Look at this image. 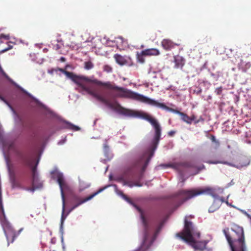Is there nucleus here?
Here are the masks:
<instances>
[{"mask_svg": "<svg viewBox=\"0 0 251 251\" xmlns=\"http://www.w3.org/2000/svg\"><path fill=\"white\" fill-rule=\"evenodd\" d=\"M58 71L71 79L77 86L76 90L83 94L86 93L108 108L126 116L134 115L135 112L122 107L117 102H111L109 97L118 98L122 87L118 86L111 81H101L94 76L89 77L84 75H76L62 68L51 69L49 74L53 75Z\"/></svg>", "mask_w": 251, "mask_h": 251, "instance_id": "obj_1", "label": "nucleus"}, {"mask_svg": "<svg viewBox=\"0 0 251 251\" xmlns=\"http://www.w3.org/2000/svg\"><path fill=\"white\" fill-rule=\"evenodd\" d=\"M141 117L152 126L155 130V134L152 141L151 151L144 153L142 156L136 160L132 167L127 169L122 176L124 185H127L130 187H132L133 186H142V185L137 183H133L130 180L134 179L139 169L142 168L143 171L145 170L153 155L154 151L157 147L161 136V128L157 121L154 118L146 113H142Z\"/></svg>", "mask_w": 251, "mask_h": 251, "instance_id": "obj_2", "label": "nucleus"}, {"mask_svg": "<svg viewBox=\"0 0 251 251\" xmlns=\"http://www.w3.org/2000/svg\"><path fill=\"white\" fill-rule=\"evenodd\" d=\"M118 98L128 99L135 100L149 104L151 105L155 106L167 111L172 112L176 114H177L181 116V119L184 122L191 124L194 121L196 117L192 115L191 117L188 116L186 114L181 112L178 110L166 106L163 103H160L154 100L151 99L142 95L134 92L127 88L122 87L120 92L119 94Z\"/></svg>", "mask_w": 251, "mask_h": 251, "instance_id": "obj_3", "label": "nucleus"}, {"mask_svg": "<svg viewBox=\"0 0 251 251\" xmlns=\"http://www.w3.org/2000/svg\"><path fill=\"white\" fill-rule=\"evenodd\" d=\"M57 181L59 185V187L60 189L62 200V216H61V223H63L64 221L65 220L67 215L64 216L65 213V195L64 193V191H67L69 190V186L65 180L63 175L61 173H58L57 174ZM105 188H102L100 189L98 191L89 196L86 197L85 198H81L78 195H74L73 196V201L75 204L69 209L67 215H68L71 212L75 209L76 207H78L81 204L83 203L91 200L95 196L98 195L100 192H102Z\"/></svg>", "mask_w": 251, "mask_h": 251, "instance_id": "obj_4", "label": "nucleus"}, {"mask_svg": "<svg viewBox=\"0 0 251 251\" xmlns=\"http://www.w3.org/2000/svg\"><path fill=\"white\" fill-rule=\"evenodd\" d=\"M189 217L193 218L190 216ZM189 217L184 219V226L182 231L176 234V236L191 245L195 250L203 251L208 243L207 241L197 242L194 237L199 238L200 233L198 231L192 222L189 221Z\"/></svg>", "mask_w": 251, "mask_h": 251, "instance_id": "obj_5", "label": "nucleus"}, {"mask_svg": "<svg viewBox=\"0 0 251 251\" xmlns=\"http://www.w3.org/2000/svg\"><path fill=\"white\" fill-rule=\"evenodd\" d=\"M223 232L231 251H247L244 230L242 227L235 226L230 231L224 229Z\"/></svg>", "mask_w": 251, "mask_h": 251, "instance_id": "obj_6", "label": "nucleus"}, {"mask_svg": "<svg viewBox=\"0 0 251 251\" xmlns=\"http://www.w3.org/2000/svg\"><path fill=\"white\" fill-rule=\"evenodd\" d=\"M212 191V189L209 188L205 189H193L191 190H180L176 194L175 197H178L182 196L183 201H187L194 197L205 193H209Z\"/></svg>", "mask_w": 251, "mask_h": 251, "instance_id": "obj_7", "label": "nucleus"}, {"mask_svg": "<svg viewBox=\"0 0 251 251\" xmlns=\"http://www.w3.org/2000/svg\"><path fill=\"white\" fill-rule=\"evenodd\" d=\"M207 163L209 164H218V163H222L224 164H226L230 166H233L237 168H241L244 167H246L248 165H249L250 163V159L247 157H242L240 159V162L238 165L235 166L233 164H232L230 163H228L227 162H222V161H208L207 162Z\"/></svg>", "mask_w": 251, "mask_h": 251, "instance_id": "obj_8", "label": "nucleus"}, {"mask_svg": "<svg viewBox=\"0 0 251 251\" xmlns=\"http://www.w3.org/2000/svg\"><path fill=\"white\" fill-rule=\"evenodd\" d=\"M38 163V162H37L35 166H34L32 169V186H34L38 189L42 187L43 184L40 181L37 173L36 169Z\"/></svg>", "mask_w": 251, "mask_h": 251, "instance_id": "obj_9", "label": "nucleus"}, {"mask_svg": "<svg viewBox=\"0 0 251 251\" xmlns=\"http://www.w3.org/2000/svg\"><path fill=\"white\" fill-rule=\"evenodd\" d=\"M20 159L24 165L30 167L31 169H32L33 167L32 166L34 161V157L32 155L22 154L20 155Z\"/></svg>", "mask_w": 251, "mask_h": 251, "instance_id": "obj_10", "label": "nucleus"}, {"mask_svg": "<svg viewBox=\"0 0 251 251\" xmlns=\"http://www.w3.org/2000/svg\"><path fill=\"white\" fill-rule=\"evenodd\" d=\"M162 166H165L166 167H172L179 171H181L182 169L186 168L191 167V165L189 163L186 162H179L174 164H163Z\"/></svg>", "mask_w": 251, "mask_h": 251, "instance_id": "obj_11", "label": "nucleus"}, {"mask_svg": "<svg viewBox=\"0 0 251 251\" xmlns=\"http://www.w3.org/2000/svg\"><path fill=\"white\" fill-rule=\"evenodd\" d=\"M10 180L12 184L13 188H19L24 189V187L23 186L21 183L18 181L16 179L15 174L14 172L11 171H9Z\"/></svg>", "mask_w": 251, "mask_h": 251, "instance_id": "obj_12", "label": "nucleus"}, {"mask_svg": "<svg viewBox=\"0 0 251 251\" xmlns=\"http://www.w3.org/2000/svg\"><path fill=\"white\" fill-rule=\"evenodd\" d=\"M161 46L166 50H170L175 48L176 44L168 39H163L161 43Z\"/></svg>", "mask_w": 251, "mask_h": 251, "instance_id": "obj_13", "label": "nucleus"}, {"mask_svg": "<svg viewBox=\"0 0 251 251\" xmlns=\"http://www.w3.org/2000/svg\"><path fill=\"white\" fill-rule=\"evenodd\" d=\"M160 53L159 50L155 48L148 49L142 51V55L144 56H157Z\"/></svg>", "mask_w": 251, "mask_h": 251, "instance_id": "obj_14", "label": "nucleus"}, {"mask_svg": "<svg viewBox=\"0 0 251 251\" xmlns=\"http://www.w3.org/2000/svg\"><path fill=\"white\" fill-rule=\"evenodd\" d=\"M174 61L176 68H182L184 65V60L182 57L179 56H175L174 57Z\"/></svg>", "mask_w": 251, "mask_h": 251, "instance_id": "obj_15", "label": "nucleus"}, {"mask_svg": "<svg viewBox=\"0 0 251 251\" xmlns=\"http://www.w3.org/2000/svg\"><path fill=\"white\" fill-rule=\"evenodd\" d=\"M220 207L219 203H217V200H214L213 204L209 208V212H213L218 209Z\"/></svg>", "mask_w": 251, "mask_h": 251, "instance_id": "obj_16", "label": "nucleus"}, {"mask_svg": "<svg viewBox=\"0 0 251 251\" xmlns=\"http://www.w3.org/2000/svg\"><path fill=\"white\" fill-rule=\"evenodd\" d=\"M66 124L67 126V127L70 129L73 130L77 131L80 129V128L78 126L74 125L72 124L71 123L67 122Z\"/></svg>", "mask_w": 251, "mask_h": 251, "instance_id": "obj_17", "label": "nucleus"}, {"mask_svg": "<svg viewBox=\"0 0 251 251\" xmlns=\"http://www.w3.org/2000/svg\"><path fill=\"white\" fill-rule=\"evenodd\" d=\"M114 58L118 63L123 64V58L121 55L116 54L114 55Z\"/></svg>", "mask_w": 251, "mask_h": 251, "instance_id": "obj_18", "label": "nucleus"}, {"mask_svg": "<svg viewBox=\"0 0 251 251\" xmlns=\"http://www.w3.org/2000/svg\"><path fill=\"white\" fill-rule=\"evenodd\" d=\"M103 70L107 73H112L113 71V68L110 65H105L103 67Z\"/></svg>", "mask_w": 251, "mask_h": 251, "instance_id": "obj_19", "label": "nucleus"}, {"mask_svg": "<svg viewBox=\"0 0 251 251\" xmlns=\"http://www.w3.org/2000/svg\"><path fill=\"white\" fill-rule=\"evenodd\" d=\"M84 68L86 70H90L94 67V64L91 61L85 62Z\"/></svg>", "mask_w": 251, "mask_h": 251, "instance_id": "obj_20", "label": "nucleus"}, {"mask_svg": "<svg viewBox=\"0 0 251 251\" xmlns=\"http://www.w3.org/2000/svg\"><path fill=\"white\" fill-rule=\"evenodd\" d=\"M211 139L212 142L215 143V148L217 149L219 147V146H220L219 142L216 140V138L213 135L211 136Z\"/></svg>", "mask_w": 251, "mask_h": 251, "instance_id": "obj_21", "label": "nucleus"}, {"mask_svg": "<svg viewBox=\"0 0 251 251\" xmlns=\"http://www.w3.org/2000/svg\"><path fill=\"white\" fill-rule=\"evenodd\" d=\"M36 189L38 188L35 187L34 186H32L31 187H24V190L33 192Z\"/></svg>", "mask_w": 251, "mask_h": 251, "instance_id": "obj_22", "label": "nucleus"}, {"mask_svg": "<svg viewBox=\"0 0 251 251\" xmlns=\"http://www.w3.org/2000/svg\"><path fill=\"white\" fill-rule=\"evenodd\" d=\"M143 56L142 55V52L141 54H137V59L138 61L141 63H144L145 61L144 58H143Z\"/></svg>", "mask_w": 251, "mask_h": 251, "instance_id": "obj_23", "label": "nucleus"}, {"mask_svg": "<svg viewBox=\"0 0 251 251\" xmlns=\"http://www.w3.org/2000/svg\"><path fill=\"white\" fill-rule=\"evenodd\" d=\"M7 46H8L7 47L1 50V52H4L5 51H6L12 49V48H13V46L9 44H8Z\"/></svg>", "mask_w": 251, "mask_h": 251, "instance_id": "obj_24", "label": "nucleus"}, {"mask_svg": "<svg viewBox=\"0 0 251 251\" xmlns=\"http://www.w3.org/2000/svg\"><path fill=\"white\" fill-rule=\"evenodd\" d=\"M223 91V88L222 87H218L216 89L215 92L218 95H220L222 94Z\"/></svg>", "mask_w": 251, "mask_h": 251, "instance_id": "obj_25", "label": "nucleus"}, {"mask_svg": "<svg viewBox=\"0 0 251 251\" xmlns=\"http://www.w3.org/2000/svg\"><path fill=\"white\" fill-rule=\"evenodd\" d=\"M83 183H84L83 182H81V183H80V187H81L80 190H81V191H82V190H83L84 189H85V188H87L89 187V186H90V184H85V185H83V184H84Z\"/></svg>", "mask_w": 251, "mask_h": 251, "instance_id": "obj_26", "label": "nucleus"}, {"mask_svg": "<svg viewBox=\"0 0 251 251\" xmlns=\"http://www.w3.org/2000/svg\"><path fill=\"white\" fill-rule=\"evenodd\" d=\"M215 200H217V203H219V201H221V202H225V198L224 197H218L215 199Z\"/></svg>", "mask_w": 251, "mask_h": 251, "instance_id": "obj_27", "label": "nucleus"}, {"mask_svg": "<svg viewBox=\"0 0 251 251\" xmlns=\"http://www.w3.org/2000/svg\"><path fill=\"white\" fill-rule=\"evenodd\" d=\"M9 38V36L8 35H4L3 34H1L0 35V39L1 38H4L6 39H8Z\"/></svg>", "mask_w": 251, "mask_h": 251, "instance_id": "obj_28", "label": "nucleus"}, {"mask_svg": "<svg viewBox=\"0 0 251 251\" xmlns=\"http://www.w3.org/2000/svg\"><path fill=\"white\" fill-rule=\"evenodd\" d=\"M103 149H104V151L105 152H107L108 151L109 147L106 143H105L103 145Z\"/></svg>", "mask_w": 251, "mask_h": 251, "instance_id": "obj_29", "label": "nucleus"}, {"mask_svg": "<svg viewBox=\"0 0 251 251\" xmlns=\"http://www.w3.org/2000/svg\"><path fill=\"white\" fill-rule=\"evenodd\" d=\"M11 236V238H11V242H13L14 240V238L16 237L15 233L12 232L11 235H10V234L9 235V238H10Z\"/></svg>", "mask_w": 251, "mask_h": 251, "instance_id": "obj_30", "label": "nucleus"}, {"mask_svg": "<svg viewBox=\"0 0 251 251\" xmlns=\"http://www.w3.org/2000/svg\"><path fill=\"white\" fill-rule=\"evenodd\" d=\"M0 100H1L2 101H4L5 103H7V102L6 100L0 95Z\"/></svg>", "mask_w": 251, "mask_h": 251, "instance_id": "obj_31", "label": "nucleus"}, {"mask_svg": "<svg viewBox=\"0 0 251 251\" xmlns=\"http://www.w3.org/2000/svg\"><path fill=\"white\" fill-rule=\"evenodd\" d=\"M175 132L174 131H171L169 132V135L170 136H173L175 134Z\"/></svg>", "mask_w": 251, "mask_h": 251, "instance_id": "obj_32", "label": "nucleus"}, {"mask_svg": "<svg viewBox=\"0 0 251 251\" xmlns=\"http://www.w3.org/2000/svg\"><path fill=\"white\" fill-rule=\"evenodd\" d=\"M247 65L248 67H250V66H251L250 64H247V65Z\"/></svg>", "mask_w": 251, "mask_h": 251, "instance_id": "obj_33", "label": "nucleus"}, {"mask_svg": "<svg viewBox=\"0 0 251 251\" xmlns=\"http://www.w3.org/2000/svg\"><path fill=\"white\" fill-rule=\"evenodd\" d=\"M225 202H226V203L227 204V205H229V203L228 202V201H225Z\"/></svg>", "mask_w": 251, "mask_h": 251, "instance_id": "obj_34", "label": "nucleus"}, {"mask_svg": "<svg viewBox=\"0 0 251 251\" xmlns=\"http://www.w3.org/2000/svg\"><path fill=\"white\" fill-rule=\"evenodd\" d=\"M118 39H120L121 40H122L123 38L122 37H119Z\"/></svg>", "mask_w": 251, "mask_h": 251, "instance_id": "obj_35", "label": "nucleus"}, {"mask_svg": "<svg viewBox=\"0 0 251 251\" xmlns=\"http://www.w3.org/2000/svg\"><path fill=\"white\" fill-rule=\"evenodd\" d=\"M61 60H64V57H61Z\"/></svg>", "mask_w": 251, "mask_h": 251, "instance_id": "obj_36", "label": "nucleus"}]
</instances>
